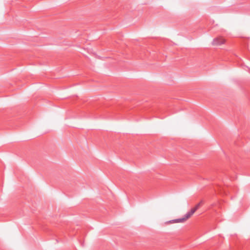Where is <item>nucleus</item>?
Returning <instances> with one entry per match:
<instances>
[{
  "instance_id": "nucleus-1",
  "label": "nucleus",
  "mask_w": 250,
  "mask_h": 250,
  "mask_svg": "<svg viewBox=\"0 0 250 250\" xmlns=\"http://www.w3.org/2000/svg\"><path fill=\"white\" fill-rule=\"evenodd\" d=\"M226 40L222 37H218L214 38L212 42V44L215 46H218L224 44Z\"/></svg>"
},
{
  "instance_id": "nucleus-2",
  "label": "nucleus",
  "mask_w": 250,
  "mask_h": 250,
  "mask_svg": "<svg viewBox=\"0 0 250 250\" xmlns=\"http://www.w3.org/2000/svg\"><path fill=\"white\" fill-rule=\"evenodd\" d=\"M194 212L192 209L188 212L183 217V219H184V221L185 222L188 218H189L194 214Z\"/></svg>"
},
{
  "instance_id": "nucleus-3",
  "label": "nucleus",
  "mask_w": 250,
  "mask_h": 250,
  "mask_svg": "<svg viewBox=\"0 0 250 250\" xmlns=\"http://www.w3.org/2000/svg\"><path fill=\"white\" fill-rule=\"evenodd\" d=\"M182 222H184V219H183V218L170 220L169 221L167 222L166 224H168L182 223Z\"/></svg>"
},
{
  "instance_id": "nucleus-4",
  "label": "nucleus",
  "mask_w": 250,
  "mask_h": 250,
  "mask_svg": "<svg viewBox=\"0 0 250 250\" xmlns=\"http://www.w3.org/2000/svg\"><path fill=\"white\" fill-rule=\"evenodd\" d=\"M200 207L197 204L193 208H191L192 210L195 212L198 209H199Z\"/></svg>"
},
{
  "instance_id": "nucleus-5",
  "label": "nucleus",
  "mask_w": 250,
  "mask_h": 250,
  "mask_svg": "<svg viewBox=\"0 0 250 250\" xmlns=\"http://www.w3.org/2000/svg\"><path fill=\"white\" fill-rule=\"evenodd\" d=\"M199 203H200L201 205H202L203 204V203H204V202H203V200H201V201L199 202Z\"/></svg>"
},
{
  "instance_id": "nucleus-6",
  "label": "nucleus",
  "mask_w": 250,
  "mask_h": 250,
  "mask_svg": "<svg viewBox=\"0 0 250 250\" xmlns=\"http://www.w3.org/2000/svg\"><path fill=\"white\" fill-rule=\"evenodd\" d=\"M197 204L200 207L202 206L199 203Z\"/></svg>"
}]
</instances>
